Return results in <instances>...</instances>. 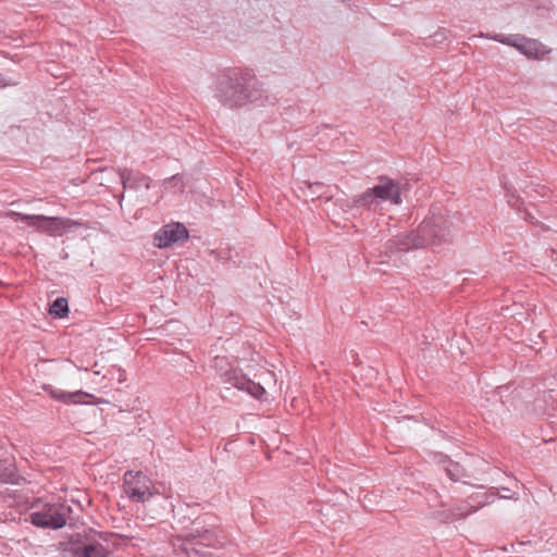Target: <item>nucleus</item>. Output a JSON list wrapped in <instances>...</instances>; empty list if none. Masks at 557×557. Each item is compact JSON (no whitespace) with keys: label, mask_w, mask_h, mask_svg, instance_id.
Returning a JSON list of instances; mask_svg holds the SVG:
<instances>
[{"label":"nucleus","mask_w":557,"mask_h":557,"mask_svg":"<svg viewBox=\"0 0 557 557\" xmlns=\"http://www.w3.org/2000/svg\"><path fill=\"white\" fill-rule=\"evenodd\" d=\"M262 83L250 69L233 67L220 74L214 98L225 108L240 109L263 97Z\"/></svg>","instance_id":"1"},{"label":"nucleus","mask_w":557,"mask_h":557,"mask_svg":"<svg viewBox=\"0 0 557 557\" xmlns=\"http://www.w3.org/2000/svg\"><path fill=\"white\" fill-rule=\"evenodd\" d=\"M461 222V215L458 212L443 210L440 207H433L428 215L418 226L421 243L424 246L447 243L453 238V233Z\"/></svg>","instance_id":"2"},{"label":"nucleus","mask_w":557,"mask_h":557,"mask_svg":"<svg viewBox=\"0 0 557 557\" xmlns=\"http://www.w3.org/2000/svg\"><path fill=\"white\" fill-rule=\"evenodd\" d=\"M108 541L106 533L89 530L76 533L67 541L60 542L62 557H107L109 548L103 545Z\"/></svg>","instance_id":"3"},{"label":"nucleus","mask_w":557,"mask_h":557,"mask_svg":"<svg viewBox=\"0 0 557 557\" xmlns=\"http://www.w3.org/2000/svg\"><path fill=\"white\" fill-rule=\"evenodd\" d=\"M12 214L16 216V221L26 222L28 226L35 227L38 232L52 237L62 236L83 226L82 222L70 218L25 214L21 212H12Z\"/></svg>","instance_id":"4"},{"label":"nucleus","mask_w":557,"mask_h":557,"mask_svg":"<svg viewBox=\"0 0 557 557\" xmlns=\"http://www.w3.org/2000/svg\"><path fill=\"white\" fill-rule=\"evenodd\" d=\"M71 513L72 508L66 504L47 503L39 510L32 512L29 520L38 528L58 530L66 524Z\"/></svg>","instance_id":"5"},{"label":"nucleus","mask_w":557,"mask_h":557,"mask_svg":"<svg viewBox=\"0 0 557 557\" xmlns=\"http://www.w3.org/2000/svg\"><path fill=\"white\" fill-rule=\"evenodd\" d=\"M123 486L133 502L145 503L153 495L149 487L148 476L140 471H127L124 474Z\"/></svg>","instance_id":"6"},{"label":"nucleus","mask_w":557,"mask_h":557,"mask_svg":"<svg viewBox=\"0 0 557 557\" xmlns=\"http://www.w3.org/2000/svg\"><path fill=\"white\" fill-rule=\"evenodd\" d=\"M221 380L230 386L248 393L256 399L260 400L265 395L264 387L260 383H256L247 377L240 370L230 369L221 374Z\"/></svg>","instance_id":"7"},{"label":"nucleus","mask_w":557,"mask_h":557,"mask_svg":"<svg viewBox=\"0 0 557 557\" xmlns=\"http://www.w3.org/2000/svg\"><path fill=\"white\" fill-rule=\"evenodd\" d=\"M420 242H422V238L418 228L411 232L399 233L385 243L384 255L391 258L397 252L425 247L424 243Z\"/></svg>","instance_id":"8"},{"label":"nucleus","mask_w":557,"mask_h":557,"mask_svg":"<svg viewBox=\"0 0 557 557\" xmlns=\"http://www.w3.org/2000/svg\"><path fill=\"white\" fill-rule=\"evenodd\" d=\"M189 232L183 223H171L162 226L153 235V244L158 248H168L178 243L180 240H187Z\"/></svg>","instance_id":"9"},{"label":"nucleus","mask_w":557,"mask_h":557,"mask_svg":"<svg viewBox=\"0 0 557 557\" xmlns=\"http://www.w3.org/2000/svg\"><path fill=\"white\" fill-rule=\"evenodd\" d=\"M377 184L373 186V193L380 202L391 201L399 205L401 202L399 183L388 176L381 175L377 177Z\"/></svg>","instance_id":"10"},{"label":"nucleus","mask_w":557,"mask_h":557,"mask_svg":"<svg viewBox=\"0 0 557 557\" xmlns=\"http://www.w3.org/2000/svg\"><path fill=\"white\" fill-rule=\"evenodd\" d=\"M495 493H476L468 497V499L456 508L454 516L465 518L469 513L476 511L479 508L484 507L494 502Z\"/></svg>","instance_id":"11"},{"label":"nucleus","mask_w":557,"mask_h":557,"mask_svg":"<svg viewBox=\"0 0 557 557\" xmlns=\"http://www.w3.org/2000/svg\"><path fill=\"white\" fill-rule=\"evenodd\" d=\"M22 478L17 474L14 458L0 445V482L20 484Z\"/></svg>","instance_id":"12"},{"label":"nucleus","mask_w":557,"mask_h":557,"mask_svg":"<svg viewBox=\"0 0 557 557\" xmlns=\"http://www.w3.org/2000/svg\"><path fill=\"white\" fill-rule=\"evenodd\" d=\"M119 176L124 188L139 189L150 188V177L129 169H119Z\"/></svg>","instance_id":"13"},{"label":"nucleus","mask_w":557,"mask_h":557,"mask_svg":"<svg viewBox=\"0 0 557 557\" xmlns=\"http://www.w3.org/2000/svg\"><path fill=\"white\" fill-rule=\"evenodd\" d=\"M173 546L176 550L183 552L187 557H211V553L207 546L198 544L193 539H183L177 536L173 541Z\"/></svg>","instance_id":"14"},{"label":"nucleus","mask_w":557,"mask_h":557,"mask_svg":"<svg viewBox=\"0 0 557 557\" xmlns=\"http://www.w3.org/2000/svg\"><path fill=\"white\" fill-rule=\"evenodd\" d=\"M435 460L443 465V469L446 473V475L453 481L458 482L461 479L468 476L466 469L459 463L450 460L448 456L442 454V453H435L434 454Z\"/></svg>","instance_id":"15"},{"label":"nucleus","mask_w":557,"mask_h":557,"mask_svg":"<svg viewBox=\"0 0 557 557\" xmlns=\"http://www.w3.org/2000/svg\"><path fill=\"white\" fill-rule=\"evenodd\" d=\"M196 542L202 546L215 547L223 543L224 536L218 528V520L208 523V530L201 531Z\"/></svg>","instance_id":"16"},{"label":"nucleus","mask_w":557,"mask_h":557,"mask_svg":"<svg viewBox=\"0 0 557 557\" xmlns=\"http://www.w3.org/2000/svg\"><path fill=\"white\" fill-rule=\"evenodd\" d=\"M499 41L518 48L521 52L529 57L535 55L537 53L536 40H531L522 36H509L505 39H499Z\"/></svg>","instance_id":"17"},{"label":"nucleus","mask_w":557,"mask_h":557,"mask_svg":"<svg viewBox=\"0 0 557 557\" xmlns=\"http://www.w3.org/2000/svg\"><path fill=\"white\" fill-rule=\"evenodd\" d=\"M380 205L379 199L373 193V188H368L360 195H357L352 199V207L357 209L375 210Z\"/></svg>","instance_id":"18"},{"label":"nucleus","mask_w":557,"mask_h":557,"mask_svg":"<svg viewBox=\"0 0 557 557\" xmlns=\"http://www.w3.org/2000/svg\"><path fill=\"white\" fill-rule=\"evenodd\" d=\"M45 391L50 394V396L57 400L64 403H73L77 404L82 401V398L86 395V393L82 391H77L74 393H66L61 389H55L51 385H45Z\"/></svg>","instance_id":"19"},{"label":"nucleus","mask_w":557,"mask_h":557,"mask_svg":"<svg viewBox=\"0 0 557 557\" xmlns=\"http://www.w3.org/2000/svg\"><path fill=\"white\" fill-rule=\"evenodd\" d=\"M213 521H216V517L209 513L196 518L193 521L191 531L184 539H193V541H196L202 533L201 531L208 530V523Z\"/></svg>","instance_id":"20"},{"label":"nucleus","mask_w":557,"mask_h":557,"mask_svg":"<svg viewBox=\"0 0 557 557\" xmlns=\"http://www.w3.org/2000/svg\"><path fill=\"white\" fill-rule=\"evenodd\" d=\"M49 313L54 318H64L69 313V302L64 297H58L50 305Z\"/></svg>","instance_id":"21"},{"label":"nucleus","mask_w":557,"mask_h":557,"mask_svg":"<svg viewBox=\"0 0 557 557\" xmlns=\"http://www.w3.org/2000/svg\"><path fill=\"white\" fill-rule=\"evenodd\" d=\"M499 490L504 492V494L500 495L502 498L517 499V493L513 492L510 487H500Z\"/></svg>","instance_id":"22"},{"label":"nucleus","mask_w":557,"mask_h":557,"mask_svg":"<svg viewBox=\"0 0 557 557\" xmlns=\"http://www.w3.org/2000/svg\"><path fill=\"white\" fill-rule=\"evenodd\" d=\"M309 187L314 188L313 193H317L320 188L323 187V184L320 182H315V183L309 184Z\"/></svg>","instance_id":"23"},{"label":"nucleus","mask_w":557,"mask_h":557,"mask_svg":"<svg viewBox=\"0 0 557 557\" xmlns=\"http://www.w3.org/2000/svg\"><path fill=\"white\" fill-rule=\"evenodd\" d=\"M8 82L7 79L3 77V75L0 74V87H5L8 86Z\"/></svg>","instance_id":"24"},{"label":"nucleus","mask_w":557,"mask_h":557,"mask_svg":"<svg viewBox=\"0 0 557 557\" xmlns=\"http://www.w3.org/2000/svg\"><path fill=\"white\" fill-rule=\"evenodd\" d=\"M388 260H381L380 263H388Z\"/></svg>","instance_id":"25"}]
</instances>
